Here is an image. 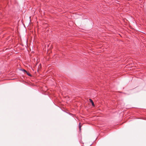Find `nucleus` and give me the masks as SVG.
Masks as SVG:
<instances>
[{
    "mask_svg": "<svg viewBox=\"0 0 146 146\" xmlns=\"http://www.w3.org/2000/svg\"><path fill=\"white\" fill-rule=\"evenodd\" d=\"M89 100L90 102L92 103V106H94V104L93 101V100L91 99H90Z\"/></svg>",
    "mask_w": 146,
    "mask_h": 146,
    "instance_id": "obj_1",
    "label": "nucleus"
},
{
    "mask_svg": "<svg viewBox=\"0 0 146 146\" xmlns=\"http://www.w3.org/2000/svg\"><path fill=\"white\" fill-rule=\"evenodd\" d=\"M26 73L27 74V75L28 76H31V74H30L28 72H26Z\"/></svg>",
    "mask_w": 146,
    "mask_h": 146,
    "instance_id": "obj_2",
    "label": "nucleus"
},
{
    "mask_svg": "<svg viewBox=\"0 0 146 146\" xmlns=\"http://www.w3.org/2000/svg\"><path fill=\"white\" fill-rule=\"evenodd\" d=\"M80 125V123L79 127V129L80 130L81 129V126Z\"/></svg>",
    "mask_w": 146,
    "mask_h": 146,
    "instance_id": "obj_3",
    "label": "nucleus"
},
{
    "mask_svg": "<svg viewBox=\"0 0 146 146\" xmlns=\"http://www.w3.org/2000/svg\"><path fill=\"white\" fill-rule=\"evenodd\" d=\"M22 70L25 73L27 72V71L25 70V69H23Z\"/></svg>",
    "mask_w": 146,
    "mask_h": 146,
    "instance_id": "obj_4",
    "label": "nucleus"
}]
</instances>
